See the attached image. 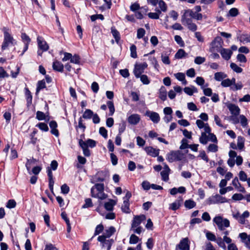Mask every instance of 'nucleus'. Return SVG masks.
Here are the masks:
<instances>
[{"label":"nucleus","instance_id":"obj_1","mask_svg":"<svg viewBox=\"0 0 250 250\" xmlns=\"http://www.w3.org/2000/svg\"><path fill=\"white\" fill-rule=\"evenodd\" d=\"M166 159L169 163L186 161L184 154L181 150H171L167 154Z\"/></svg>","mask_w":250,"mask_h":250},{"label":"nucleus","instance_id":"obj_2","mask_svg":"<svg viewBox=\"0 0 250 250\" xmlns=\"http://www.w3.org/2000/svg\"><path fill=\"white\" fill-rule=\"evenodd\" d=\"M8 29H7L5 27L3 28L4 40L1 45L2 50H5L8 46L9 43L14 45L17 43V42L8 32Z\"/></svg>","mask_w":250,"mask_h":250},{"label":"nucleus","instance_id":"obj_3","mask_svg":"<svg viewBox=\"0 0 250 250\" xmlns=\"http://www.w3.org/2000/svg\"><path fill=\"white\" fill-rule=\"evenodd\" d=\"M213 222L217 225L219 229L224 230L225 228L229 226V221L226 218H223L220 216H216L213 218Z\"/></svg>","mask_w":250,"mask_h":250},{"label":"nucleus","instance_id":"obj_4","mask_svg":"<svg viewBox=\"0 0 250 250\" xmlns=\"http://www.w3.org/2000/svg\"><path fill=\"white\" fill-rule=\"evenodd\" d=\"M111 235H99L98 240L102 244L103 247H107V250H110L114 243L113 239H109Z\"/></svg>","mask_w":250,"mask_h":250},{"label":"nucleus","instance_id":"obj_5","mask_svg":"<svg viewBox=\"0 0 250 250\" xmlns=\"http://www.w3.org/2000/svg\"><path fill=\"white\" fill-rule=\"evenodd\" d=\"M207 204L208 205L215 204L219 203H224L228 202L229 200L225 197L221 196L219 194L212 195L207 199Z\"/></svg>","mask_w":250,"mask_h":250},{"label":"nucleus","instance_id":"obj_6","mask_svg":"<svg viewBox=\"0 0 250 250\" xmlns=\"http://www.w3.org/2000/svg\"><path fill=\"white\" fill-rule=\"evenodd\" d=\"M181 22L184 25H187L188 29L192 32H195L197 29V26L192 22L191 18H186L185 15L182 16Z\"/></svg>","mask_w":250,"mask_h":250},{"label":"nucleus","instance_id":"obj_7","mask_svg":"<svg viewBox=\"0 0 250 250\" xmlns=\"http://www.w3.org/2000/svg\"><path fill=\"white\" fill-rule=\"evenodd\" d=\"M109 176V172L108 170L99 171L94 176V177L96 179V180L95 181L91 180V183L94 184L95 182H103L105 181L106 177Z\"/></svg>","mask_w":250,"mask_h":250},{"label":"nucleus","instance_id":"obj_8","mask_svg":"<svg viewBox=\"0 0 250 250\" xmlns=\"http://www.w3.org/2000/svg\"><path fill=\"white\" fill-rule=\"evenodd\" d=\"M44 108L46 110V113H44L42 111H38L36 113V118L39 121L45 120L46 122H48L49 120V106L46 103L45 104Z\"/></svg>","mask_w":250,"mask_h":250},{"label":"nucleus","instance_id":"obj_9","mask_svg":"<svg viewBox=\"0 0 250 250\" xmlns=\"http://www.w3.org/2000/svg\"><path fill=\"white\" fill-rule=\"evenodd\" d=\"M183 15H185L186 18H188V16H189L191 18L196 19V20H201L203 18V15L201 13H198L195 12H194L191 9L185 10Z\"/></svg>","mask_w":250,"mask_h":250},{"label":"nucleus","instance_id":"obj_10","mask_svg":"<svg viewBox=\"0 0 250 250\" xmlns=\"http://www.w3.org/2000/svg\"><path fill=\"white\" fill-rule=\"evenodd\" d=\"M146 216L144 214L134 216L132 221L131 229L137 228L143 221L146 220Z\"/></svg>","mask_w":250,"mask_h":250},{"label":"nucleus","instance_id":"obj_11","mask_svg":"<svg viewBox=\"0 0 250 250\" xmlns=\"http://www.w3.org/2000/svg\"><path fill=\"white\" fill-rule=\"evenodd\" d=\"M21 38L22 42L24 43V46L22 52L20 56H22L24 53L27 50L28 45L31 42V39L25 33H22L21 35Z\"/></svg>","mask_w":250,"mask_h":250},{"label":"nucleus","instance_id":"obj_12","mask_svg":"<svg viewBox=\"0 0 250 250\" xmlns=\"http://www.w3.org/2000/svg\"><path fill=\"white\" fill-rule=\"evenodd\" d=\"M38 46L40 49L42 51H46L49 49V45L42 37L38 36L37 38Z\"/></svg>","mask_w":250,"mask_h":250},{"label":"nucleus","instance_id":"obj_13","mask_svg":"<svg viewBox=\"0 0 250 250\" xmlns=\"http://www.w3.org/2000/svg\"><path fill=\"white\" fill-rule=\"evenodd\" d=\"M145 115L148 116L154 123L157 124L160 120L159 115L157 112L148 110L146 111Z\"/></svg>","mask_w":250,"mask_h":250},{"label":"nucleus","instance_id":"obj_14","mask_svg":"<svg viewBox=\"0 0 250 250\" xmlns=\"http://www.w3.org/2000/svg\"><path fill=\"white\" fill-rule=\"evenodd\" d=\"M144 150L147 154L153 157H156L159 154V149H156L152 146H146L144 148Z\"/></svg>","mask_w":250,"mask_h":250},{"label":"nucleus","instance_id":"obj_15","mask_svg":"<svg viewBox=\"0 0 250 250\" xmlns=\"http://www.w3.org/2000/svg\"><path fill=\"white\" fill-rule=\"evenodd\" d=\"M231 114L233 115H239L240 109L238 105L232 103L228 104L227 105Z\"/></svg>","mask_w":250,"mask_h":250},{"label":"nucleus","instance_id":"obj_16","mask_svg":"<svg viewBox=\"0 0 250 250\" xmlns=\"http://www.w3.org/2000/svg\"><path fill=\"white\" fill-rule=\"evenodd\" d=\"M49 125L50 127V132L52 134L55 135L56 137H58L59 136V132L57 129L58 124L56 121L52 120L49 123Z\"/></svg>","mask_w":250,"mask_h":250},{"label":"nucleus","instance_id":"obj_17","mask_svg":"<svg viewBox=\"0 0 250 250\" xmlns=\"http://www.w3.org/2000/svg\"><path fill=\"white\" fill-rule=\"evenodd\" d=\"M219 52L221 54L222 58L227 61L230 59L232 54V51L231 50L224 48H222Z\"/></svg>","mask_w":250,"mask_h":250},{"label":"nucleus","instance_id":"obj_18","mask_svg":"<svg viewBox=\"0 0 250 250\" xmlns=\"http://www.w3.org/2000/svg\"><path fill=\"white\" fill-rule=\"evenodd\" d=\"M140 116L137 114H133L127 118V121L130 125H136L139 123Z\"/></svg>","mask_w":250,"mask_h":250},{"label":"nucleus","instance_id":"obj_19","mask_svg":"<svg viewBox=\"0 0 250 250\" xmlns=\"http://www.w3.org/2000/svg\"><path fill=\"white\" fill-rule=\"evenodd\" d=\"M183 201V199L182 196H179L178 199L173 203L170 205L169 208L172 210L175 211L181 206Z\"/></svg>","mask_w":250,"mask_h":250},{"label":"nucleus","instance_id":"obj_20","mask_svg":"<svg viewBox=\"0 0 250 250\" xmlns=\"http://www.w3.org/2000/svg\"><path fill=\"white\" fill-rule=\"evenodd\" d=\"M189 241L188 238L183 239L177 246L181 250H189Z\"/></svg>","mask_w":250,"mask_h":250},{"label":"nucleus","instance_id":"obj_21","mask_svg":"<svg viewBox=\"0 0 250 250\" xmlns=\"http://www.w3.org/2000/svg\"><path fill=\"white\" fill-rule=\"evenodd\" d=\"M145 69L141 66L140 64L136 63L133 70V73L136 78H139L140 75L144 72Z\"/></svg>","mask_w":250,"mask_h":250},{"label":"nucleus","instance_id":"obj_22","mask_svg":"<svg viewBox=\"0 0 250 250\" xmlns=\"http://www.w3.org/2000/svg\"><path fill=\"white\" fill-rule=\"evenodd\" d=\"M25 89V95L26 100V105L27 107L29 108V107L31 106L32 103V95L30 92V91L29 90V89L27 87H25L24 88Z\"/></svg>","mask_w":250,"mask_h":250},{"label":"nucleus","instance_id":"obj_23","mask_svg":"<svg viewBox=\"0 0 250 250\" xmlns=\"http://www.w3.org/2000/svg\"><path fill=\"white\" fill-rule=\"evenodd\" d=\"M52 68L54 71L62 72L63 71L64 66L61 62L56 60L53 62Z\"/></svg>","mask_w":250,"mask_h":250},{"label":"nucleus","instance_id":"obj_24","mask_svg":"<svg viewBox=\"0 0 250 250\" xmlns=\"http://www.w3.org/2000/svg\"><path fill=\"white\" fill-rule=\"evenodd\" d=\"M116 204L115 200L110 199L108 202H105L104 205V207L106 210L108 211H112L113 209L114 206Z\"/></svg>","mask_w":250,"mask_h":250},{"label":"nucleus","instance_id":"obj_25","mask_svg":"<svg viewBox=\"0 0 250 250\" xmlns=\"http://www.w3.org/2000/svg\"><path fill=\"white\" fill-rule=\"evenodd\" d=\"M111 32L115 40V42L117 43H118L121 39V36L119 32L115 28V27L113 26L111 28Z\"/></svg>","mask_w":250,"mask_h":250},{"label":"nucleus","instance_id":"obj_26","mask_svg":"<svg viewBox=\"0 0 250 250\" xmlns=\"http://www.w3.org/2000/svg\"><path fill=\"white\" fill-rule=\"evenodd\" d=\"M167 90L165 86H162L159 89V98L163 101H165L167 100Z\"/></svg>","mask_w":250,"mask_h":250},{"label":"nucleus","instance_id":"obj_27","mask_svg":"<svg viewBox=\"0 0 250 250\" xmlns=\"http://www.w3.org/2000/svg\"><path fill=\"white\" fill-rule=\"evenodd\" d=\"M188 54L183 49H179L175 54L174 57L177 59H181L183 58L187 57Z\"/></svg>","mask_w":250,"mask_h":250},{"label":"nucleus","instance_id":"obj_28","mask_svg":"<svg viewBox=\"0 0 250 250\" xmlns=\"http://www.w3.org/2000/svg\"><path fill=\"white\" fill-rule=\"evenodd\" d=\"M239 236L246 247L250 249V235H239Z\"/></svg>","mask_w":250,"mask_h":250},{"label":"nucleus","instance_id":"obj_29","mask_svg":"<svg viewBox=\"0 0 250 250\" xmlns=\"http://www.w3.org/2000/svg\"><path fill=\"white\" fill-rule=\"evenodd\" d=\"M46 87V86L44 80L38 81L37 85L36 94L37 95L40 90Z\"/></svg>","mask_w":250,"mask_h":250},{"label":"nucleus","instance_id":"obj_30","mask_svg":"<svg viewBox=\"0 0 250 250\" xmlns=\"http://www.w3.org/2000/svg\"><path fill=\"white\" fill-rule=\"evenodd\" d=\"M211 42L212 44H218V46H215V48H222V44L223 43V41L221 37L217 36L214 39V40ZM213 48H214V47Z\"/></svg>","mask_w":250,"mask_h":250},{"label":"nucleus","instance_id":"obj_31","mask_svg":"<svg viewBox=\"0 0 250 250\" xmlns=\"http://www.w3.org/2000/svg\"><path fill=\"white\" fill-rule=\"evenodd\" d=\"M169 54L170 53L168 54L167 52H163L161 54L162 61L164 64H169L170 63V61L168 57Z\"/></svg>","mask_w":250,"mask_h":250},{"label":"nucleus","instance_id":"obj_32","mask_svg":"<svg viewBox=\"0 0 250 250\" xmlns=\"http://www.w3.org/2000/svg\"><path fill=\"white\" fill-rule=\"evenodd\" d=\"M184 92L189 96H192L194 92L197 93L198 92L197 88L194 86H192V88L189 87H185L184 88Z\"/></svg>","mask_w":250,"mask_h":250},{"label":"nucleus","instance_id":"obj_33","mask_svg":"<svg viewBox=\"0 0 250 250\" xmlns=\"http://www.w3.org/2000/svg\"><path fill=\"white\" fill-rule=\"evenodd\" d=\"M249 215L250 213L248 211L246 210L244 211L242 215L239 216V218L238 219L239 223H240L241 224H245V218H248L249 216Z\"/></svg>","mask_w":250,"mask_h":250},{"label":"nucleus","instance_id":"obj_34","mask_svg":"<svg viewBox=\"0 0 250 250\" xmlns=\"http://www.w3.org/2000/svg\"><path fill=\"white\" fill-rule=\"evenodd\" d=\"M184 205L187 208L191 209L196 206V204L193 200L188 199L185 201Z\"/></svg>","mask_w":250,"mask_h":250},{"label":"nucleus","instance_id":"obj_35","mask_svg":"<svg viewBox=\"0 0 250 250\" xmlns=\"http://www.w3.org/2000/svg\"><path fill=\"white\" fill-rule=\"evenodd\" d=\"M227 77V74L224 72H218L214 74V79L217 81H221Z\"/></svg>","mask_w":250,"mask_h":250},{"label":"nucleus","instance_id":"obj_36","mask_svg":"<svg viewBox=\"0 0 250 250\" xmlns=\"http://www.w3.org/2000/svg\"><path fill=\"white\" fill-rule=\"evenodd\" d=\"M106 104L109 110L108 115L110 116H112L114 114L115 110L113 102L111 101H108L106 102Z\"/></svg>","mask_w":250,"mask_h":250},{"label":"nucleus","instance_id":"obj_37","mask_svg":"<svg viewBox=\"0 0 250 250\" xmlns=\"http://www.w3.org/2000/svg\"><path fill=\"white\" fill-rule=\"evenodd\" d=\"M36 127H38L40 130L44 132H47L49 131V127L47 124L45 123H39L36 125Z\"/></svg>","mask_w":250,"mask_h":250},{"label":"nucleus","instance_id":"obj_38","mask_svg":"<svg viewBox=\"0 0 250 250\" xmlns=\"http://www.w3.org/2000/svg\"><path fill=\"white\" fill-rule=\"evenodd\" d=\"M245 138L241 136L237 138V147L239 149L242 150L244 147Z\"/></svg>","mask_w":250,"mask_h":250},{"label":"nucleus","instance_id":"obj_39","mask_svg":"<svg viewBox=\"0 0 250 250\" xmlns=\"http://www.w3.org/2000/svg\"><path fill=\"white\" fill-rule=\"evenodd\" d=\"M93 114V112L91 109H86L82 117L85 119H90L92 118Z\"/></svg>","mask_w":250,"mask_h":250},{"label":"nucleus","instance_id":"obj_40","mask_svg":"<svg viewBox=\"0 0 250 250\" xmlns=\"http://www.w3.org/2000/svg\"><path fill=\"white\" fill-rule=\"evenodd\" d=\"M121 209L123 212L129 213L130 212L129 202L127 201H124V205L122 206Z\"/></svg>","mask_w":250,"mask_h":250},{"label":"nucleus","instance_id":"obj_41","mask_svg":"<svg viewBox=\"0 0 250 250\" xmlns=\"http://www.w3.org/2000/svg\"><path fill=\"white\" fill-rule=\"evenodd\" d=\"M126 122L125 121L122 120L119 124V135H121L125 131L126 128Z\"/></svg>","mask_w":250,"mask_h":250},{"label":"nucleus","instance_id":"obj_42","mask_svg":"<svg viewBox=\"0 0 250 250\" xmlns=\"http://www.w3.org/2000/svg\"><path fill=\"white\" fill-rule=\"evenodd\" d=\"M239 14V10L236 8H231L228 14V16L235 17L238 16Z\"/></svg>","mask_w":250,"mask_h":250},{"label":"nucleus","instance_id":"obj_43","mask_svg":"<svg viewBox=\"0 0 250 250\" xmlns=\"http://www.w3.org/2000/svg\"><path fill=\"white\" fill-rule=\"evenodd\" d=\"M38 130L36 129H34L33 132L30 134V137L31 141L30 143L35 145L37 141V138L35 137V135L37 133Z\"/></svg>","mask_w":250,"mask_h":250},{"label":"nucleus","instance_id":"obj_44","mask_svg":"<svg viewBox=\"0 0 250 250\" xmlns=\"http://www.w3.org/2000/svg\"><path fill=\"white\" fill-rule=\"evenodd\" d=\"M208 137L206 135L205 132H202L201 136L199 138L200 143L203 145H206L208 143Z\"/></svg>","mask_w":250,"mask_h":250},{"label":"nucleus","instance_id":"obj_45","mask_svg":"<svg viewBox=\"0 0 250 250\" xmlns=\"http://www.w3.org/2000/svg\"><path fill=\"white\" fill-rule=\"evenodd\" d=\"M230 68L235 72L239 73L243 71V69L238 66L234 62H231L230 64Z\"/></svg>","mask_w":250,"mask_h":250},{"label":"nucleus","instance_id":"obj_46","mask_svg":"<svg viewBox=\"0 0 250 250\" xmlns=\"http://www.w3.org/2000/svg\"><path fill=\"white\" fill-rule=\"evenodd\" d=\"M136 49V46L134 44H132L130 47V56L133 58H137Z\"/></svg>","mask_w":250,"mask_h":250},{"label":"nucleus","instance_id":"obj_47","mask_svg":"<svg viewBox=\"0 0 250 250\" xmlns=\"http://www.w3.org/2000/svg\"><path fill=\"white\" fill-rule=\"evenodd\" d=\"M140 80L144 84H148L150 83V81L147 75L145 74L140 75Z\"/></svg>","mask_w":250,"mask_h":250},{"label":"nucleus","instance_id":"obj_48","mask_svg":"<svg viewBox=\"0 0 250 250\" xmlns=\"http://www.w3.org/2000/svg\"><path fill=\"white\" fill-rule=\"evenodd\" d=\"M94 187V188H96L99 191V193L103 192V191H104V186L103 183L95 184Z\"/></svg>","mask_w":250,"mask_h":250},{"label":"nucleus","instance_id":"obj_49","mask_svg":"<svg viewBox=\"0 0 250 250\" xmlns=\"http://www.w3.org/2000/svg\"><path fill=\"white\" fill-rule=\"evenodd\" d=\"M189 144H188V141L186 138H183L181 141V145L180 146V149L184 150L186 148H188Z\"/></svg>","mask_w":250,"mask_h":250},{"label":"nucleus","instance_id":"obj_50","mask_svg":"<svg viewBox=\"0 0 250 250\" xmlns=\"http://www.w3.org/2000/svg\"><path fill=\"white\" fill-rule=\"evenodd\" d=\"M80 60L81 58L79 55L75 54L74 56H72L71 59L70 60V62L71 63L78 64L80 63Z\"/></svg>","mask_w":250,"mask_h":250},{"label":"nucleus","instance_id":"obj_51","mask_svg":"<svg viewBox=\"0 0 250 250\" xmlns=\"http://www.w3.org/2000/svg\"><path fill=\"white\" fill-rule=\"evenodd\" d=\"M93 205L92 202V200L90 198H86L85 200V203L83 205L82 208H88L93 207Z\"/></svg>","mask_w":250,"mask_h":250},{"label":"nucleus","instance_id":"obj_52","mask_svg":"<svg viewBox=\"0 0 250 250\" xmlns=\"http://www.w3.org/2000/svg\"><path fill=\"white\" fill-rule=\"evenodd\" d=\"M16 202L14 199H10L6 203V207L8 208H13L16 206Z\"/></svg>","mask_w":250,"mask_h":250},{"label":"nucleus","instance_id":"obj_53","mask_svg":"<svg viewBox=\"0 0 250 250\" xmlns=\"http://www.w3.org/2000/svg\"><path fill=\"white\" fill-rule=\"evenodd\" d=\"M158 4L161 10L163 12H166L167 10V5L163 0H160L158 1Z\"/></svg>","mask_w":250,"mask_h":250},{"label":"nucleus","instance_id":"obj_54","mask_svg":"<svg viewBox=\"0 0 250 250\" xmlns=\"http://www.w3.org/2000/svg\"><path fill=\"white\" fill-rule=\"evenodd\" d=\"M174 40L181 47H183L185 45V43L183 41L182 38L179 35H175L174 36Z\"/></svg>","mask_w":250,"mask_h":250},{"label":"nucleus","instance_id":"obj_55","mask_svg":"<svg viewBox=\"0 0 250 250\" xmlns=\"http://www.w3.org/2000/svg\"><path fill=\"white\" fill-rule=\"evenodd\" d=\"M169 173L168 171H162L160 173L162 179L164 181L167 182L169 179Z\"/></svg>","mask_w":250,"mask_h":250},{"label":"nucleus","instance_id":"obj_56","mask_svg":"<svg viewBox=\"0 0 250 250\" xmlns=\"http://www.w3.org/2000/svg\"><path fill=\"white\" fill-rule=\"evenodd\" d=\"M61 192L64 194L68 193L70 190L69 187L66 184L62 185L61 187Z\"/></svg>","mask_w":250,"mask_h":250},{"label":"nucleus","instance_id":"obj_57","mask_svg":"<svg viewBox=\"0 0 250 250\" xmlns=\"http://www.w3.org/2000/svg\"><path fill=\"white\" fill-rule=\"evenodd\" d=\"M244 198L245 197L241 193H235L232 196V199L234 201H239Z\"/></svg>","mask_w":250,"mask_h":250},{"label":"nucleus","instance_id":"obj_58","mask_svg":"<svg viewBox=\"0 0 250 250\" xmlns=\"http://www.w3.org/2000/svg\"><path fill=\"white\" fill-rule=\"evenodd\" d=\"M141 7L140 4L137 2H135L132 4L130 6V10L133 12H136L137 10L140 9Z\"/></svg>","mask_w":250,"mask_h":250},{"label":"nucleus","instance_id":"obj_59","mask_svg":"<svg viewBox=\"0 0 250 250\" xmlns=\"http://www.w3.org/2000/svg\"><path fill=\"white\" fill-rule=\"evenodd\" d=\"M99 133L104 138L106 139L107 138V131L104 127H101L99 129Z\"/></svg>","mask_w":250,"mask_h":250},{"label":"nucleus","instance_id":"obj_60","mask_svg":"<svg viewBox=\"0 0 250 250\" xmlns=\"http://www.w3.org/2000/svg\"><path fill=\"white\" fill-rule=\"evenodd\" d=\"M146 33V31L144 28H140L137 30V37L138 39L142 38Z\"/></svg>","mask_w":250,"mask_h":250},{"label":"nucleus","instance_id":"obj_61","mask_svg":"<svg viewBox=\"0 0 250 250\" xmlns=\"http://www.w3.org/2000/svg\"><path fill=\"white\" fill-rule=\"evenodd\" d=\"M208 150L209 152H216L218 151V146L215 144H210L208 147Z\"/></svg>","mask_w":250,"mask_h":250},{"label":"nucleus","instance_id":"obj_62","mask_svg":"<svg viewBox=\"0 0 250 250\" xmlns=\"http://www.w3.org/2000/svg\"><path fill=\"white\" fill-rule=\"evenodd\" d=\"M104 229V226L101 224L97 226L94 234H99L102 233Z\"/></svg>","mask_w":250,"mask_h":250},{"label":"nucleus","instance_id":"obj_63","mask_svg":"<svg viewBox=\"0 0 250 250\" xmlns=\"http://www.w3.org/2000/svg\"><path fill=\"white\" fill-rule=\"evenodd\" d=\"M237 60L238 61L241 62H246L247 61V59L246 56L242 54H238L236 57Z\"/></svg>","mask_w":250,"mask_h":250},{"label":"nucleus","instance_id":"obj_64","mask_svg":"<svg viewBox=\"0 0 250 250\" xmlns=\"http://www.w3.org/2000/svg\"><path fill=\"white\" fill-rule=\"evenodd\" d=\"M142 187L144 190H148L151 188V184L147 181H144L142 183Z\"/></svg>","mask_w":250,"mask_h":250}]
</instances>
